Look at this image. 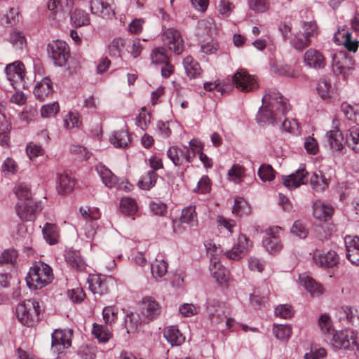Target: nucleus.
<instances>
[{"label": "nucleus", "instance_id": "nucleus-32", "mask_svg": "<svg viewBox=\"0 0 359 359\" xmlns=\"http://www.w3.org/2000/svg\"><path fill=\"white\" fill-rule=\"evenodd\" d=\"M341 109L347 119V127L352 124L359 123V111L357 107L347 103H343L341 106Z\"/></svg>", "mask_w": 359, "mask_h": 359}, {"label": "nucleus", "instance_id": "nucleus-36", "mask_svg": "<svg viewBox=\"0 0 359 359\" xmlns=\"http://www.w3.org/2000/svg\"><path fill=\"white\" fill-rule=\"evenodd\" d=\"M310 184L315 192L325 190L328 187V182L325 177L320 172H313L310 179Z\"/></svg>", "mask_w": 359, "mask_h": 359}, {"label": "nucleus", "instance_id": "nucleus-61", "mask_svg": "<svg viewBox=\"0 0 359 359\" xmlns=\"http://www.w3.org/2000/svg\"><path fill=\"white\" fill-rule=\"evenodd\" d=\"M198 29L203 32V34L210 35L212 34L215 29L213 20L211 18L201 20L198 22Z\"/></svg>", "mask_w": 359, "mask_h": 359}, {"label": "nucleus", "instance_id": "nucleus-1", "mask_svg": "<svg viewBox=\"0 0 359 359\" xmlns=\"http://www.w3.org/2000/svg\"><path fill=\"white\" fill-rule=\"evenodd\" d=\"M266 105L262 107L257 115L258 123L262 126L274 125L280 121L290 109L286 98L279 93L270 91L262 97Z\"/></svg>", "mask_w": 359, "mask_h": 359}, {"label": "nucleus", "instance_id": "nucleus-5", "mask_svg": "<svg viewBox=\"0 0 359 359\" xmlns=\"http://www.w3.org/2000/svg\"><path fill=\"white\" fill-rule=\"evenodd\" d=\"M207 252L210 257V271L212 277L219 284L226 283L229 278V271L219 261L222 250L215 244L208 242L205 244Z\"/></svg>", "mask_w": 359, "mask_h": 359}, {"label": "nucleus", "instance_id": "nucleus-15", "mask_svg": "<svg viewBox=\"0 0 359 359\" xmlns=\"http://www.w3.org/2000/svg\"><path fill=\"white\" fill-rule=\"evenodd\" d=\"M7 79L11 82L14 88L24 85L23 78L25 76V67L21 62H15L9 64L5 69Z\"/></svg>", "mask_w": 359, "mask_h": 359}, {"label": "nucleus", "instance_id": "nucleus-23", "mask_svg": "<svg viewBox=\"0 0 359 359\" xmlns=\"http://www.w3.org/2000/svg\"><path fill=\"white\" fill-rule=\"evenodd\" d=\"M299 280L301 284L313 297L320 296L324 292L322 285L316 283V280L309 275H300Z\"/></svg>", "mask_w": 359, "mask_h": 359}, {"label": "nucleus", "instance_id": "nucleus-31", "mask_svg": "<svg viewBox=\"0 0 359 359\" xmlns=\"http://www.w3.org/2000/svg\"><path fill=\"white\" fill-rule=\"evenodd\" d=\"M11 126L6 116L0 113V145L8 147Z\"/></svg>", "mask_w": 359, "mask_h": 359}, {"label": "nucleus", "instance_id": "nucleus-50", "mask_svg": "<svg viewBox=\"0 0 359 359\" xmlns=\"http://www.w3.org/2000/svg\"><path fill=\"white\" fill-rule=\"evenodd\" d=\"M248 3L250 9L257 13H264L270 7L269 0H248Z\"/></svg>", "mask_w": 359, "mask_h": 359}, {"label": "nucleus", "instance_id": "nucleus-45", "mask_svg": "<svg viewBox=\"0 0 359 359\" xmlns=\"http://www.w3.org/2000/svg\"><path fill=\"white\" fill-rule=\"evenodd\" d=\"M55 224L46 223L42 229L44 239L50 245L57 242V232Z\"/></svg>", "mask_w": 359, "mask_h": 359}, {"label": "nucleus", "instance_id": "nucleus-39", "mask_svg": "<svg viewBox=\"0 0 359 359\" xmlns=\"http://www.w3.org/2000/svg\"><path fill=\"white\" fill-rule=\"evenodd\" d=\"M158 175L154 170L147 171L139 180L137 184L140 189L149 190L156 184Z\"/></svg>", "mask_w": 359, "mask_h": 359}, {"label": "nucleus", "instance_id": "nucleus-38", "mask_svg": "<svg viewBox=\"0 0 359 359\" xmlns=\"http://www.w3.org/2000/svg\"><path fill=\"white\" fill-rule=\"evenodd\" d=\"M180 222L191 226H196L198 224L195 206H189L182 210Z\"/></svg>", "mask_w": 359, "mask_h": 359}, {"label": "nucleus", "instance_id": "nucleus-59", "mask_svg": "<svg viewBox=\"0 0 359 359\" xmlns=\"http://www.w3.org/2000/svg\"><path fill=\"white\" fill-rule=\"evenodd\" d=\"M276 316L283 318H290L293 316V311L291 306L287 304H282L278 306L275 309Z\"/></svg>", "mask_w": 359, "mask_h": 359}, {"label": "nucleus", "instance_id": "nucleus-9", "mask_svg": "<svg viewBox=\"0 0 359 359\" xmlns=\"http://www.w3.org/2000/svg\"><path fill=\"white\" fill-rule=\"evenodd\" d=\"M232 83L242 92L253 90L258 87L255 77L245 69H238L231 79Z\"/></svg>", "mask_w": 359, "mask_h": 359}, {"label": "nucleus", "instance_id": "nucleus-17", "mask_svg": "<svg viewBox=\"0 0 359 359\" xmlns=\"http://www.w3.org/2000/svg\"><path fill=\"white\" fill-rule=\"evenodd\" d=\"M280 230V227L275 226L269 228L266 231L268 236L264 239L263 245L270 254H276L283 248L280 239L276 236Z\"/></svg>", "mask_w": 359, "mask_h": 359}, {"label": "nucleus", "instance_id": "nucleus-57", "mask_svg": "<svg viewBox=\"0 0 359 359\" xmlns=\"http://www.w3.org/2000/svg\"><path fill=\"white\" fill-rule=\"evenodd\" d=\"M59 104L55 102L43 106L41 109V114L43 117L54 116L59 111Z\"/></svg>", "mask_w": 359, "mask_h": 359}, {"label": "nucleus", "instance_id": "nucleus-55", "mask_svg": "<svg viewBox=\"0 0 359 359\" xmlns=\"http://www.w3.org/2000/svg\"><path fill=\"white\" fill-rule=\"evenodd\" d=\"M140 318L137 319L133 313L127 314L125 324L128 333L135 332L140 325Z\"/></svg>", "mask_w": 359, "mask_h": 359}, {"label": "nucleus", "instance_id": "nucleus-18", "mask_svg": "<svg viewBox=\"0 0 359 359\" xmlns=\"http://www.w3.org/2000/svg\"><path fill=\"white\" fill-rule=\"evenodd\" d=\"M88 283L89 288L93 294H97L101 296L109 291V279L105 276H89Z\"/></svg>", "mask_w": 359, "mask_h": 359}, {"label": "nucleus", "instance_id": "nucleus-6", "mask_svg": "<svg viewBox=\"0 0 359 359\" xmlns=\"http://www.w3.org/2000/svg\"><path fill=\"white\" fill-rule=\"evenodd\" d=\"M332 335L331 344L334 348L354 349L355 347L359 353V344L356 341L358 333L355 330H341L334 332Z\"/></svg>", "mask_w": 359, "mask_h": 359}, {"label": "nucleus", "instance_id": "nucleus-21", "mask_svg": "<svg viewBox=\"0 0 359 359\" xmlns=\"http://www.w3.org/2000/svg\"><path fill=\"white\" fill-rule=\"evenodd\" d=\"M90 11L93 14L106 19H111L115 15L106 0H91Z\"/></svg>", "mask_w": 359, "mask_h": 359}, {"label": "nucleus", "instance_id": "nucleus-12", "mask_svg": "<svg viewBox=\"0 0 359 359\" xmlns=\"http://www.w3.org/2000/svg\"><path fill=\"white\" fill-rule=\"evenodd\" d=\"M353 66V60L346 51H339L333 55L332 67L334 74L345 76Z\"/></svg>", "mask_w": 359, "mask_h": 359}, {"label": "nucleus", "instance_id": "nucleus-44", "mask_svg": "<svg viewBox=\"0 0 359 359\" xmlns=\"http://www.w3.org/2000/svg\"><path fill=\"white\" fill-rule=\"evenodd\" d=\"M120 208L121 212L130 217H133L137 210L136 202L130 198H123L120 201Z\"/></svg>", "mask_w": 359, "mask_h": 359}, {"label": "nucleus", "instance_id": "nucleus-20", "mask_svg": "<svg viewBox=\"0 0 359 359\" xmlns=\"http://www.w3.org/2000/svg\"><path fill=\"white\" fill-rule=\"evenodd\" d=\"M334 39L337 43H342L348 51L355 52L358 48V41L352 40L351 34L346 26L338 29L334 36Z\"/></svg>", "mask_w": 359, "mask_h": 359}, {"label": "nucleus", "instance_id": "nucleus-25", "mask_svg": "<svg viewBox=\"0 0 359 359\" xmlns=\"http://www.w3.org/2000/svg\"><path fill=\"white\" fill-rule=\"evenodd\" d=\"M53 92L52 82L48 77L43 78L40 82L37 83L34 94L36 97L40 100H43Z\"/></svg>", "mask_w": 359, "mask_h": 359}, {"label": "nucleus", "instance_id": "nucleus-63", "mask_svg": "<svg viewBox=\"0 0 359 359\" xmlns=\"http://www.w3.org/2000/svg\"><path fill=\"white\" fill-rule=\"evenodd\" d=\"M311 44V39L306 38L304 35L295 36L292 41V45L295 49L302 50Z\"/></svg>", "mask_w": 359, "mask_h": 359}, {"label": "nucleus", "instance_id": "nucleus-26", "mask_svg": "<svg viewBox=\"0 0 359 359\" xmlns=\"http://www.w3.org/2000/svg\"><path fill=\"white\" fill-rule=\"evenodd\" d=\"M326 137L330 148L334 151H340L344 147V137L337 128L326 133Z\"/></svg>", "mask_w": 359, "mask_h": 359}, {"label": "nucleus", "instance_id": "nucleus-53", "mask_svg": "<svg viewBox=\"0 0 359 359\" xmlns=\"http://www.w3.org/2000/svg\"><path fill=\"white\" fill-rule=\"evenodd\" d=\"M126 41L121 38L114 39L109 45V52L110 55L118 57L121 55V51L124 48Z\"/></svg>", "mask_w": 359, "mask_h": 359}, {"label": "nucleus", "instance_id": "nucleus-34", "mask_svg": "<svg viewBox=\"0 0 359 359\" xmlns=\"http://www.w3.org/2000/svg\"><path fill=\"white\" fill-rule=\"evenodd\" d=\"M65 260L73 269L82 271L85 269V263L77 251L69 250L65 255Z\"/></svg>", "mask_w": 359, "mask_h": 359}, {"label": "nucleus", "instance_id": "nucleus-56", "mask_svg": "<svg viewBox=\"0 0 359 359\" xmlns=\"http://www.w3.org/2000/svg\"><path fill=\"white\" fill-rule=\"evenodd\" d=\"M26 151L30 159L43 155V149L42 147L32 142L27 144Z\"/></svg>", "mask_w": 359, "mask_h": 359}, {"label": "nucleus", "instance_id": "nucleus-13", "mask_svg": "<svg viewBox=\"0 0 359 359\" xmlns=\"http://www.w3.org/2000/svg\"><path fill=\"white\" fill-rule=\"evenodd\" d=\"M72 334L71 330H55L51 335V346L53 351L59 353L69 348L72 344Z\"/></svg>", "mask_w": 359, "mask_h": 359}, {"label": "nucleus", "instance_id": "nucleus-24", "mask_svg": "<svg viewBox=\"0 0 359 359\" xmlns=\"http://www.w3.org/2000/svg\"><path fill=\"white\" fill-rule=\"evenodd\" d=\"M346 143L355 152H359V123L348 126Z\"/></svg>", "mask_w": 359, "mask_h": 359}, {"label": "nucleus", "instance_id": "nucleus-27", "mask_svg": "<svg viewBox=\"0 0 359 359\" xmlns=\"http://www.w3.org/2000/svg\"><path fill=\"white\" fill-rule=\"evenodd\" d=\"M164 337L171 346H180L184 341V337L176 326H169L164 329Z\"/></svg>", "mask_w": 359, "mask_h": 359}, {"label": "nucleus", "instance_id": "nucleus-40", "mask_svg": "<svg viewBox=\"0 0 359 359\" xmlns=\"http://www.w3.org/2000/svg\"><path fill=\"white\" fill-rule=\"evenodd\" d=\"M92 334L100 343H106L111 337V333L105 325L95 323Z\"/></svg>", "mask_w": 359, "mask_h": 359}, {"label": "nucleus", "instance_id": "nucleus-33", "mask_svg": "<svg viewBox=\"0 0 359 359\" xmlns=\"http://www.w3.org/2000/svg\"><path fill=\"white\" fill-rule=\"evenodd\" d=\"M110 142L117 148L127 147L130 143L128 133L125 130L116 131L110 137Z\"/></svg>", "mask_w": 359, "mask_h": 359}, {"label": "nucleus", "instance_id": "nucleus-10", "mask_svg": "<svg viewBox=\"0 0 359 359\" xmlns=\"http://www.w3.org/2000/svg\"><path fill=\"white\" fill-rule=\"evenodd\" d=\"M162 39L175 54L180 55L183 52L184 42L178 30L174 28L165 29L162 34Z\"/></svg>", "mask_w": 359, "mask_h": 359}, {"label": "nucleus", "instance_id": "nucleus-14", "mask_svg": "<svg viewBox=\"0 0 359 359\" xmlns=\"http://www.w3.org/2000/svg\"><path fill=\"white\" fill-rule=\"evenodd\" d=\"M308 176L309 172L305 169V167L301 166L294 173L289 175H283V184L289 190H292L302 184H306L309 180Z\"/></svg>", "mask_w": 359, "mask_h": 359}, {"label": "nucleus", "instance_id": "nucleus-49", "mask_svg": "<svg viewBox=\"0 0 359 359\" xmlns=\"http://www.w3.org/2000/svg\"><path fill=\"white\" fill-rule=\"evenodd\" d=\"M245 169L239 164H234L228 172L229 179L236 184L240 183L245 177Z\"/></svg>", "mask_w": 359, "mask_h": 359}, {"label": "nucleus", "instance_id": "nucleus-60", "mask_svg": "<svg viewBox=\"0 0 359 359\" xmlns=\"http://www.w3.org/2000/svg\"><path fill=\"white\" fill-rule=\"evenodd\" d=\"M179 311L184 317H191L197 313V308L193 304L184 303L180 306Z\"/></svg>", "mask_w": 359, "mask_h": 359}, {"label": "nucleus", "instance_id": "nucleus-47", "mask_svg": "<svg viewBox=\"0 0 359 359\" xmlns=\"http://www.w3.org/2000/svg\"><path fill=\"white\" fill-rule=\"evenodd\" d=\"M250 212V208L245 200L243 198H236L234 201V205L232 209V213L236 216L248 215Z\"/></svg>", "mask_w": 359, "mask_h": 359}, {"label": "nucleus", "instance_id": "nucleus-52", "mask_svg": "<svg viewBox=\"0 0 359 359\" xmlns=\"http://www.w3.org/2000/svg\"><path fill=\"white\" fill-rule=\"evenodd\" d=\"M273 333L277 339L285 340L291 336L292 330L288 325H278L273 327Z\"/></svg>", "mask_w": 359, "mask_h": 359}, {"label": "nucleus", "instance_id": "nucleus-28", "mask_svg": "<svg viewBox=\"0 0 359 359\" xmlns=\"http://www.w3.org/2000/svg\"><path fill=\"white\" fill-rule=\"evenodd\" d=\"M96 170L106 187L112 188L117 185L116 176L106 166L99 165L96 167Z\"/></svg>", "mask_w": 359, "mask_h": 359}, {"label": "nucleus", "instance_id": "nucleus-62", "mask_svg": "<svg viewBox=\"0 0 359 359\" xmlns=\"http://www.w3.org/2000/svg\"><path fill=\"white\" fill-rule=\"evenodd\" d=\"M79 123L80 121L78 114L74 112L68 113L64 119V124L67 128L78 127Z\"/></svg>", "mask_w": 359, "mask_h": 359}, {"label": "nucleus", "instance_id": "nucleus-43", "mask_svg": "<svg viewBox=\"0 0 359 359\" xmlns=\"http://www.w3.org/2000/svg\"><path fill=\"white\" fill-rule=\"evenodd\" d=\"M14 193L20 199V202H27L33 200L29 186L26 183H20L14 188Z\"/></svg>", "mask_w": 359, "mask_h": 359}, {"label": "nucleus", "instance_id": "nucleus-19", "mask_svg": "<svg viewBox=\"0 0 359 359\" xmlns=\"http://www.w3.org/2000/svg\"><path fill=\"white\" fill-rule=\"evenodd\" d=\"M313 261L318 266L331 268L338 264L339 257L334 250H328L326 252H316L313 257Z\"/></svg>", "mask_w": 359, "mask_h": 359}, {"label": "nucleus", "instance_id": "nucleus-4", "mask_svg": "<svg viewBox=\"0 0 359 359\" xmlns=\"http://www.w3.org/2000/svg\"><path fill=\"white\" fill-rule=\"evenodd\" d=\"M48 19L53 25H60L67 21L73 6V0H50L48 3Z\"/></svg>", "mask_w": 359, "mask_h": 359}, {"label": "nucleus", "instance_id": "nucleus-22", "mask_svg": "<svg viewBox=\"0 0 359 359\" xmlns=\"http://www.w3.org/2000/svg\"><path fill=\"white\" fill-rule=\"evenodd\" d=\"M304 62L307 66L313 69H322L325 65V57L322 53L313 48H310L305 53Z\"/></svg>", "mask_w": 359, "mask_h": 359}, {"label": "nucleus", "instance_id": "nucleus-11", "mask_svg": "<svg viewBox=\"0 0 359 359\" xmlns=\"http://www.w3.org/2000/svg\"><path fill=\"white\" fill-rule=\"evenodd\" d=\"M41 210L39 202L34 200L27 202H18L15 206V211L18 217L25 221H34L37 212Z\"/></svg>", "mask_w": 359, "mask_h": 359}, {"label": "nucleus", "instance_id": "nucleus-30", "mask_svg": "<svg viewBox=\"0 0 359 359\" xmlns=\"http://www.w3.org/2000/svg\"><path fill=\"white\" fill-rule=\"evenodd\" d=\"M183 65L187 76L190 79H194L201 74V68L199 63L191 56L186 57L183 60Z\"/></svg>", "mask_w": 359, "mask_h": 359}, {"label": "nucleus", "instance_id": "nucleus-2", "mask_svg": "<svg viewBox=\"0 0 359 359\" xmlns=\"http://www.w3.org/2000/svg\"><path fill=\"white\" fill-rule=\"evenodd\" d=\"M53 279L51 268L43 262H35L30 268L28 276L26 278L27 285L30 288L37 290L45 287Z\"/></svg>", "mask_w": 359, "mask_h": 359}, {"label": "nucleus", "instance_id": "nucleus-46", "mask_svg": "<svg viewBox=\"0 0 359 359\" xmlns=\"http://www.w3.org/2000/svg\"><path fill=\"white\" fill-rule=\"evenodd\" d=\"M167 156L175 166H180L184 162V150L178 147H171L167 151Z\"/></svg>", "mask_w": 359, "mask_h": 359}, {"label": "nucleus", "instance_id": "nucleus-48", "mask_svg": "<svg viewBox=\"0 0 359 359\" xmlns=\"http://www.w3.org/2000/svg\"><path fill=\"white\" fill-rule=\"evenodd\" d=\"M151 59L154 64H164L169 61L167 50L163 47L156 48L152 50Z\"/></svg>", "mask_w": 359, "mask_h": 359}, {"label": "nucleus", "instance_id": "nucleus-54", "mask_svg": "<svg viewBox=\"0 0 359 359\" xmlns=\"http://www.w3.org/2000/svg\"><path fill=\"white\" fill-rule=\"evenodd\" d=\"M302 27L304 31L303 35L306 38H315L318 36V26L315 22H302Z\"/></svg>", "mask_w": 359, "mask_h": 359}, {"label": "nucleus", "instance_id": "nucleus-3", "mask_svg": "<svg viewBox=\"0 0 359 359\" xmlns=\"http://www.w3.org/2000/svg\"><path fill=\"white\" fill-rule=\"evenodd\" d=\"M41 311L38 301L34 299H27L17 306L16 316L22 324L30 327L39 320Z\"/></svg>", "mask_w": 359, "mask_h": 359}, {"label": "nucleus", "instance_id": "nucleus-64", "mask_svg": "<svg viewBox=\"0 0 359 359\" xmlns=\"http://www.w3.org/2000/svg\"><path fill=\"white\" fill-rule=\"evenodd\" d=\"M344 243L346 250L353 251L354 249L359 248V237L357 236L347 235L344 237Z\"/></svg>", "mask_w": 359, "mask_h": 359}, {"label": "nucleus", "instance_id": "nucleus-41", "mask_svg": "<svg viewBox=\"0 0 359 359\" xmlns=\"http://www.w3.org/2000/svg\"><path fill=\"white\" fill-rule=\"evenodd\" d=\"M69 18L72 25L76 27L87 25L90 22L88 14L79 9H76Z\"/></svg>", "mask_w": 359, "mask_h": 359}, {"label": "nucleus", "instance_id": "nucleus-16", "mask_svg": "<svg viewBox=\"0 0 359 359\" xmlns=\"http://www.w3.org/2000/svg\"><path fill=\"white\" fill-rule=\"evenodd\" d=\"M248 248V239L245 235L240 234L237 243L231 250L225 252L224 256L231 260H239L247 254Z\"/></svg>", "mask_w": 359, "mask_h": 359}, {"label": "nucleus", "instance_id": "nucleus-7", "mask_svg": "<svg viewBox=\"0 0 359 359\" xmlns=\"http://www.w3.org/2000/svg\"><path fill=\"white\" fill-rule=\"evenodd\" d=\"M161 312L160 304L152 297H144L140 304L138 318L142 323H149L158 317Z\"/></svg>", "mask_w": 359, "mask_h": 359}, {"label": "nucleus", "instance_id": "nucleus-8", "mask_svg": "<svg viewBox=\"0 0 359 359\" xmlns=\"http://www.w3.org/2000/svg\"><path fill=\"white\" fill-rule=\"evenodd\" d=\"M48 53L54 63L60 67L65 65L69 57V50L67 44L62 41H53L48 45Z\"/></svg>", "mask_w": 359, "mask_h": 359}, {"label": "nucleus", "instance_id": "nucleus-35", "mask_svg": "<svg viewBox=\"0 0 359 359\" xmlns=\"http://www.w3.org/2000/svg\"><path fill=\"white\" fill-rule=\"evenodd\" d=\"M318 325L321 333L325 336H330L334 332L332 320L328 314L320 315L318 320Z\"/></svg>", "mask_w": 359, "mask_h": 359}, {"label": "nucleus", "instance_id": "nucleus-51", "mask_svg": "<svg viewBox=\"0 0 359 359\" xmlns=\"http://www.w3.org/2000/svg\"><path fill=\"white\" fill-rule=\"evenodd\" d=\"M276 171L270 165L263 164L258 170V175L262 182H271L275 178Z\"/></svg>", "mask_w": 359, "mask_h": 359}, {"label": "nucleus", "instance_id": "nucleus-29", "mask_svg": "<svg viewBox=\"0 0 359 359\" xmlns=\"http://www.w3.org/2000/svg\"><path fill=\"white\" fill-rule=\"evenodd\" d=\"M333 208L331 205L325 204L318 200L313 203V214L320 219H325L332 215Z\"/></svg>", "mask_w": 359, "mask_h": 359}, {"label": "nucleus", "instance_id": "nucleus-37", "mask_svg": "<svg viewBox=\"0 0 359 359\" xmlns=\"http://www.w3.org/2000/svg\"><path fill=\"white\" fill-rule=\"evenodd\" d=\"M58 191L62 194L71 192L75 185V181L68 174L63 173L58 176Z\"/></svg>", "mask_w": 359, "mask_h": 359}, {"label": "nucleus", "instance_id": "nucleus-42", "mask_svg": "<svg viewBox=\"0 0 359 359\" xmlns=\"http://www.w3.org/2000/svg\"><path fill=\"white\" fill-rule=\"evenodd\" d=\"M151 271L154 278H162L168 272V263L163 259L156 258L151 265Z\"/></svg>", "mask_w": 359, "mask_h": 359}, {"label": "nucleus", "instance_id": "nucleus-58", "mask_svg": "<svg viewBox=\"0 0 359 359\" xmlns=\"http://www.w3.org/2000/svg\"><path fill=\"white\" fill-rule=\"evenodd\" d=\"M292 234L300 238H305L308 235V231L305 226L299 221H296L291 228Z\"/></svg>", "mask_w": 359, "mask_h": 359}]
</instances>
